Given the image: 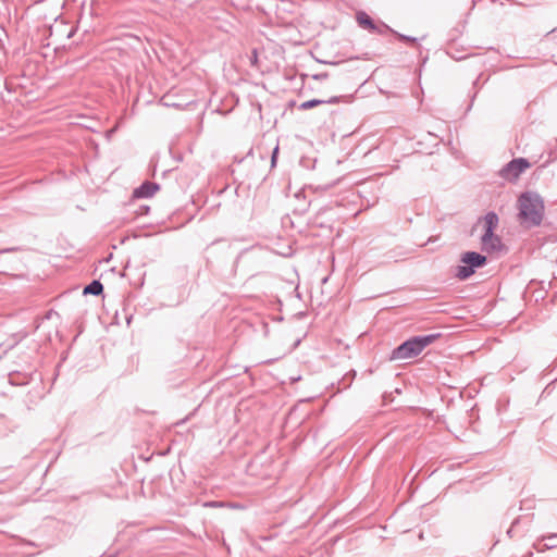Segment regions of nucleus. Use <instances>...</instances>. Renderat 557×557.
<instances>
[{
    "instance_id": "obj_14",
    "label": "nucleus",
    "mask_w": 557,
    "mask_h": 557,
    "mask_svg": "<svg viewBox=\"0 0 557 557\" xmlns=\"http://www.w3.org/2000/svg\"><path fill=\"white\" fill-rule=\"evenodd\" d=\"M313 78L318 79V81L325 79V78H327V74L326 73H320V74L314 75Z\"/></svg>"
},
{
    "instance_id": "obj_10",
    "label": "nucleus",
    "mask_w": 557,
    "mask_h": 557,
    "mask_svg": "<svg viewBox=\"0 0 557 557\" xmlns=\"http://www.w3.org/2000/svg\"><path fill=\"white\" fill-rule=\"evenodd\" d=\"M103 292V285L99 280H94L91 283L84 287V295L99 296Z\"/></svg>"
},
{
    "instance_id": "obj_17",
    "label": "nucleus",
    "mask_w": 557,
    "mask_h": 557,
    "mask_svg": "<svg viewBox=\"0 0 557 557\" xmlns=\"http://www.w3.org/2000/svg\"><path fill=\"white\" fill-rule=\"evenodd\" d=\"M206 506H209V507H216L218 506V503L215 502H211V503H207Z\"/></svg>"
},
{
    "instance_id": "obj_1",
    "label": "nucleus",
    "mask_w": 557,
    "mask_h": 557,
    "mask_svg": "<svg viewBox=\"0 0 557 557\" xmlns=\"http://www.w3.org/2000/svg\"><path fill=\"white\" fill-rule=\"evenodd\" d=\"M518 216L528 227L540 226L545 214L544 200L536 191H524L518 197Z\"/></svg>"
},
{
    "instance_id": "obj_2",
    "label": "nucleus",
    "mask_w": 557,
    "mask_h": 557,
    "mask_svg": "<svg viewBox=\"0 0 557 557\" xmlns=\"http://www.w3.org/2000/svg\"><path fill=\"white\" fill-rule=\"evenodd\" d=\"M441 337L440 333L413 336L393 349L391 360H406L418 357L429 345Z\"/></svg>"
},
{
    "instance_id": "obj_5",
    "label": "nucleus",
    "mask_w": 557,
    "mask_h": 557,
    "mask_svg": "<svg viewBox=\"0 0 557 557\" xmlns=\"http://www.w3.org/2000/svg\"><path fill=\"white\" fill-rule=\"evenodd\" d=\"M481 247L482 250L488 253L500 251L503 249L502 239L494 233H490V236L487 233H483L481 237Z\"/></svg>"
},
{
    "instance_id": "obj_6",
    "label": "nucleus",
    "mask_w": 557,
    "mask_h": 557,
    "mask_svg": "<svg viewBox=\"0 0 557 557\" xmlns=\"http://www.w3.org/2000/svg\"><path fill=\"white\" fill-rule=\"evenodd\" d=\"M357 22L361 27L369 29L371 33L383 34L384 32H386L384 27H377L374 24L373 20L366 12L357 13Z\"/></svg>"
},
{
    "instance_id": "obj_11",
    "label": "nucleus",
    "mask_w": 557,
    "mask_h": 557,
    "mask_svg": "<svg viewBox=\"0 0 557 557\" xmlns=\"http://www.w3.org/2000/svg\"><path fill=\"white\" fill-rule=\"evenodd\" d=\"M160 186L157 183L152 182H144L141 183V198L152 197L158 190Z\"/></svg>"
},
{
    "instance_id": "obj_18",
    "label": "nucleus",
    "mask_w": 557,
    "mask_h": 557,
    "mask_svg": "<svg viewBox=\"0 0 557 557\" xmlns=\"http://www.w3.org/2000/svg\"><path fill=\"white\" fill-rule=\"evenodd\" d=\"M12 250H13L12 248H8V249L1 250V252H8V251H12Z\"/></svg>"
},
{
    "instance_id": "obj_8",
    "label": "nucleus",
    "mask_w": 557,
    "mask_h": 557,
    "mask_svg": "<svg viewBox=\"0 0 557 557\" xmlns=\"http://www.w3.org/2000/svg\"><path fill=\"white\" fill-rule=\"evenodd\" d=\"M483 222L484 233H487L490 235V233H494V231L498 226L499 219L494 211H490L483 216Z\"/></svg>"
},
{
    "instance_id": "obj_15",
    "label": "nucleus",
    "mask_w": 557,
    "mask_h": 557,
    "mask_svg": "<svg viewBox=\"0 0 557 557\" xmlns=\"http://www.w3.org/2000/svg\"><path fill=\"white\" fill-rule=\"evenodd\" d=\"M133 199H139V187L134 188L132 194Z\"/></svg>"
},
{
    "instance_id": "obj_16",
    "label": "nucleus",
    "mask_w": 557,
    "mask_h": 557,
    "mask_svg": "<svg viewBox=\"0 0 557 557\" xmlns=\"http://www.w3.org/2000/svg\"><path fill=\"white\" fill-rule=\"evenodd\" d=\"M148 212H149V207L141 205V215L148 214Z\"/></svg>"
},
{
    "instance_id": "obj_9",
    "label": "nucleus",
    "mask_w": 557,
    "mask_h": 557,
    "mask_svg": "<svg viewBox=\"0 0 557 557\" xmlns=\"http://www.w3.org/2000/svg\"><path fill=\"white\" fill-rule=\"evenodd\" d=\"M344 97H331L330 99L327 100H323V99H311V100H308V101H305L302 102L300 106H299V109L300 110H309V109H312L319 104H322V103H338Z\"/></svg>"
},
{
    "instance_id": "obj_7",
    "label": "nucleus",
    "mask_w": 557,
    "mask_h": 557,
    "mask_svg": "<svg viewBox=\"0 0 557 557\" xmlns=\"http://www.w3.org/2000/svg\"><path fill=\"white\" fill-rule=\"evenodd\" d=\"M534 547L539 552H544L545 549H553L557 547V533L549 534L546 536H543L542 539L537 540L534 544Z\"/></svg>"
},
{
    "instance_id": "obj_3",
    "label": "nucleus",
    "mask_w": 557,
    "mask_h": 557,
    "mask_svg": "<svg viewBox=\"0 0 557 557\" xmlns=\"http://www.w3.org/2000/svg\"><path fill=\"white\" fill-rule=\"evenodd\" d=\"M460 262L462 264L456 268L455 276L465 281L474 274L475 269L483 268L487 263V258L475 251H467L461 255Z\"/></svg>"
},
{
    "instance_id": "obj_4",
    "label": "nucleus",
    "mask_w": 557,
    "mask_h": 557,
    "mask_svg": "<svg viewBox=\"0 0 557 557\" xmlns=\"http://www.w3.org/2000/svg\"><path fill=\"white\" fill-rule=\"evenodd\" d=\"M531 168V163L525 158H516L506 163L498 172V175L509 182L515 183L519 180L520 175Z\"/></svg>"
},
{
    "instance_id": "obj_12",
    "label": "nucleus",
    "mask_w": 557,
    "mask_h": 557,
    "mask_svg": "<svg viewBox=\"0 0 557 557\" xmlns=\"http://www.w3.org/2000/svg\"><path fill=\"white\" fill-rule=\"evenodd\" d=\"M384 28L388 32H392L394 33L398 39H400L401 41H405V42H410V44H416L417 42V38L416 37H411V36H407V35H403V34H399L397 32H394L393 29H391L388 26L384 25Z\"/></svg>"
},
{
    "instance_id": "obj_13",
    "label": "nucleus",
    "mask_w": 557,
    "mask_h": 557,
    "mask_svg": "<svg viewBox=\"0 0 557 557\" xmlns=\"http://www.w3.org/2000/svg\"><path fill=\"white\" fill-rule=\"evenodd\" d=\"M277 153H278V146H276V147L273 149V151H272V156H271V165H272V166H275V164H276Z\"/></svg>"
}]
</instances>
